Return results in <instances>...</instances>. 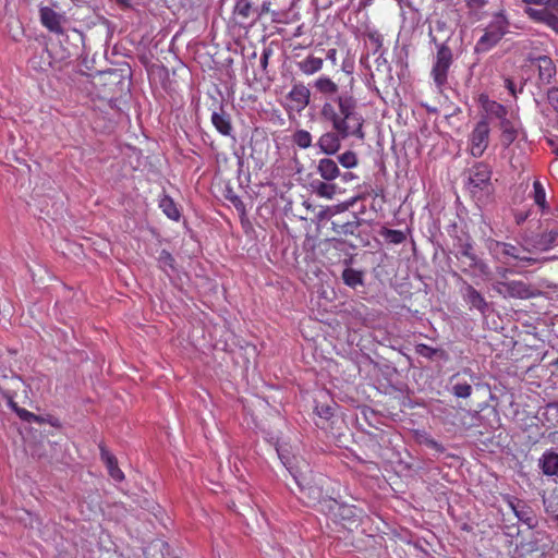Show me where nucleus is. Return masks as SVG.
Listing matches in <instances>:
<instances>
[{
    "instance_id": "10",
    "label": "nucleus",
    "mask_w": 558,
    "mask_h": 558,
    "mask_svg": "<svg viewBox=\"0 0 558 558\" xmlns=\"http://www.w3.org/2000/svg\"><path fill=\"white\" fill-rule=\"evenodd\" d=\"M492 169L484 162H477L470 169L469 187L475 195L477 191L487 190L490 186Z\"/></svg>"
},
{
    "instance_id": "30",
    "label": "nucleus",
    "mask_w": 558,
    "mask_h": 558,
    "mask_svg": "<svg viewBox=\"0 0 558 558\" xmlns=\"http://www.w3.org/2000/svg\"><path fill=\"white\" fill-rule=\"evenodd\" d=\"M312 142H313L312 135L306 130H303V129L296 130L292 134V143L301 149L310 148L312 146Z\"/></svg>"
},
{
    "instance_id": "46",
    "label": "nucleus",
    "mask_w": 558,
    "mask_h": 558,
    "mask_svg": "<svg viewBox=\"0 0 558 558\" xmlns=\"http://www.w3.org/2000/svg\"><path fill=\"white\" fill-rule=\"evenodd\" d=\"M435 29H436L437 32H441V33H445V32H448V31H449V29H448V27H447L446 22H444V21H441V20H437V21L435 22Z\"/></svg>"
},
{
    "instance_id": "7",
    "label": "nucleus",
    "mask_w": 558,
    "mask_h": 558,
    "mask_svg": "<svg viewBox=\"0 0 558 558\" xmlns=\"http://www.w3.org/2000/svg\"><path fill=\"white\" fill-rule=\"evenodd\" d=\"M495 290L506 298L532 299L539 294L538 290L522 280L497 281Z\"/></svg>"
},
{
    "instance_id": "34",
    "label": "nucleus",
    "mask_w": 558,
    "mask_h": 558,
    "mask_svg": "<svg viewBox=\"0 0 558 558\" xmlns=\"http://www.w3.org/2000/svg\"><path fill=\"white\" fill-rule=\"evenodd\" d=\"M338 161L342 167L351 169L357 166L359 159L354 151L347 150L338 156Z\"/></svg>"
},
{
    "instance_id": "29",
    "label": "nucleus",
    "mask_w": 558,
    "mask_h": 558,
    "mask_svg": "<svg viewBox=\"0 0 558 558\" xmlns=\"http://www.w3.org/2000/svg\"><path fill=\"white\" fill-rule=\"evenodd\" d=\"M333 230L340 235H353L357 231L360 227V221L357 217L354 216V219L351 221H345L343 223L332 222Z\"/></svg>"
},
{
    "instance_id": "31",
    "label": "nucleus",
    "mask_w": 558,
    "mask_h": 558,
    "mask_svg": "<svg viewBox=\"0 0 558 558\" xmlns=\"http://www.w3.org/2000/svg\"><path fill=\"white\" fill-rule=\"evenodd\" d=\"M342 280L347 286L356 288L363 284V274L353 268H345L342 272Z\"/></svg>"
},
{
    "instance_id": "32",
    "label": "nucleus",
    "mask_w": 558,
    "mask_h": 558,
    "mask_svg": "<svg viewBox=\"0 0 558 558\" xmlns=\"http://www.w3.org/2000/svg\"><path fill=\"white\" fill-rule=\"evenodd\" d=\"M380 235L384 236L388 242H390L392 244H401L407 239L403 231L388 229L385 227L380 230Z\"/></svg>"
},
{
    "instance_id": "13",
    "label": "nucleus",
    "mask_w": 558,
    "mask_h": 558,
    "mask_svg": "<svg viewBox=\"0 0 558 558\" xmlns=\"http://www.w3.org/2000/svg\"><path fill=\"white\" fill-rule=\"evenodd\" d=\"M544 231L537 235L535 246L541 251H548L558 244V223H551L549 219L542 222Z\"/></svg>"
},
{
    "instance_id": "40",
    "label": "nucleus",
    "mask_w": 558,
    "mask_h": 558,
    "mask_svg": "<svg viewBox=\"0 0 558 558\" xmlns=\"http://www.w3.org/2000/svg\"><path fill=\"white\" fill-rule=\"evenodd\" d=\"M367 38L371 41V44L374 46L375 51L379 50L383 47V36L377 31L369 32L367 34Z\"/></svg>"
},
{
    "instance_id": "17",
    "label": "nucleus",
    "mask_w": 558,
    "mask_h": 558,
    "mask_svg": "<svg viewBox=\"0 0 558 558\" xmlns=\"http://www.w3.org/2000/svg\"><path fill=\"white\" fill-rule=\"evenodd\" d=\"M538 71V80L544 84H549L556 75V65L548 56H539L535 60Z\"/></svg>"
},
{
    "instance_id": "53",
    "label": "nucleus",
    "mask_w": 558,
    "mask_h": 558,
    "mask_svg": "<svg viewBox=\"0 0 558 558\" xmlns=\"http://www.w3.org/2000/svg\"><path fill=\"white\" fill-rule=\"evenodd\" d=\"M554 153L558 156V148H556V149L554 150Z\"/></svg>"
},
{
    "instance_id": "52",
    "label": "nucleus",
    "mask_w": 558,
    "mask_h": 558,
    "mask_svg": "<svg viewBox=\"0 0 558 558\" xmlns=\"http://www.w3.org/2000/svg\"><path fill=\"white\" fill-rule=\"evenodd\" d=\"M464 373H469L471 378L473 379V374H472L471 369H464Z\"/></svg>"
},
{
    "instance_id": "38",
    "label": "nucleus",
    "mask_w": 558,
    "mask_h": 558,
    "mask_svg": "<svg viewBox=\"0 0 558 558\" xmlns=\"http://www.w3.org/2000/svg\"><path fill=\"white\" fill-rule=\"evenodd\" d=\"M415 352L421 356L432 360L439 352V350L427 344L420 343L415 347Z\"/></svg>"
},
{
    "instance_id": "22",
    "label": "nucleus",
    "mask_w": 558,
    "mask_h": 558,
    "mask_svg": "<svg viewBox=\"0 0 558 558\" xmlns=\"http://www.w3.org/2000/svg\"><path fill=\"white\" fill-rule=\"evenodd\" d=\"M101 460L105 462L109 475L117 482L124 480V474L118 466V461L113 454H111L105 448H100Z\"/></svg>"
},
{
    "instance_id": "9",
    "label": "nucleus",
    "mask_w": 558,
    "mask_h": 558,
    "mask_svg": "<svg viewBox=\"0 0 558 558\" xmlns=\"http://www.w3.org/2000/svg\"><path fill=\"white\" fill-rule=\"evenodd\" d=\"M335 518L347 530L352 531L361 523L362 510L352 505H340L333 501Z\"/></svg>"
},
{
    "instance_id": "18",
    "label": "nucleus",
    "mask_w": 558,
    "mask_h": 558,
    "mask_svg": "<svg viewBox=\"0 0 558 558\" xmlns=\"http://www.w3.org/2000/svg\"><path fill=\"white\" fill-rule=\"evenodd\" d=\"M210 121L215 129L222 136H232L233 126L231 123L230 116L223 110L222 107L219 108V111H214L211 113Z\"/></svg>"
},
{
    "instance_id": "3",
    "label": "nucleus",
    "mask_w": 558,
    "mask_h": 558,
    "mask_svg": "<svg viewBox=\"0 0 558 558\" xmlns=\"http://www.w3.org/2000/svg\"><path fill=\"white\" fill-rule=\"evenodd\" d=\"M452 63L453 53L451 48L446 43L438 44L430 70V77L437 89L441 90L448 83V74Z\"/></svg>"
},
{
    "instance_id": "42",
    "label": "nucleus",
    "mask_w": 558,
    "mask_h": 558,
    "mask_svg": "<svg viewBox=\"0 0 558 558\" xmlns=\"http://www.w3.org/2000/svg\"><path fill=\"white\" fill-rule=\"evenodd\" d=\"M465 4L471 10H478L486 5V0H464Z\"/></svg>"
},
{
    "instance_id": "6",
    "label": "nucleus",
    "mask_w": 558,
    "mask_h": 558,
    "mask_svg": "<svg viewBox=\"0 0 558 558\" xmlns=\"http://www.w3.org/2000/svg\"><path fill=\"white\" fill-rule=\"evenodd\" d=\"M454 256L460 263L462 272L471 274L475 269L486 272L487 265L476 255L471 241L460 240L456 246Z\"/></svg>"
},
{
    "instance_id": "15",
    "label": "nucleus",
    "mask_w": 558,
    "mask_h": 558,
    "mask_svg": "<svg viewBox=\"0 0 558 558\" xmlns=\"http://www.w3.org/2000/svg\"><path fill=\"white\" fill-rule=\"evenodd\" d=\"M40 22L43 26H45L49 32L54 33L57 35H63L64 29L62 27V23L64 22V16L53 9L49 7H43L39 10Z\"/></svg>"
},
{
    "instance_id": "47",
    "label": "nucleus",
    "mask_w": 558,
    "mask_h": 558,
    "mask_svg": "<svg viewBox=\"0 0 558 558\" xmlns=\"http://www.w3.org/2000/svg\"><path fill=\"white\" fill-rule=\"evenodd\" d=\"M548 9L558 13V0H549Z\"/></svg>"
},
{
    "instance_id": "12",
    "label": "nucleus",
    "mask_w": 558,
    "mask_h": 558,
    "mask_svg": "<svg viewBox=\"0 0 558 558\" xmlns=\"http://www.w3.org/2000/svg\"><path fill=\"white\" fill-rule=\"evenodd\" d=\"M477 102L485 113L482 118H486L487 120L489 118H494L500 121L508 117V108L502 104L490 99L487 94H480L477 97Z\"/></svg>"
},
{
    "instance_id": "36",
    "label": "nucleus",
    "mask_w": 558,
    "mask_h": 558,
    "mask_svg": "<svg viewBox=\"0 0 558 558\" xmlns=\"http://www.w3.org/2000/svg\"><path fill=\"white\" fill-rule=\"evenodd\" d=\"M316 414L325 420L329 421L335 414V405L333 404H317L315 408Z\"/></svg>"
},
{
    "instance_id": "16",
    "label": "nucleus",
    "mask_w": 558,
    "mask_h": 558,
    "mask_svg": "<svg viewBox=\"0 0 558 558\" xmlns=\"http://www.w3.org/2000/svg\"><path fill=\"white\" fill-rule=\"evenodd\" d=\"M287 98L291 102V109L301 112L310 104L311 90L302 83L294 84Z\"/></svg>"
},
{
    "instance_id": "50",
    "label": "nucleus",
    "mask_w": 558,
    "mask_h": 558,
    "mask_svg": "<svg viewBox=\"0 0 558 558\" xmlns=\"http://www.w3.org/2000/svg\"><path fill=\"white\" fill-rule=\"evenodd\" d=\"M524 219H525V217H518V218H517V222H518V223H521Z\"/></svg>"
},
{
    "instance_id": "24",
    "label": "nucleus",
    "mask_w": 558,
    "mask_h": 558,
    "mask_svg": "<svg viewBox=\"0 0 558 558\" xmlns=\"http://www.w3.org/2000/svg\"><path fill=\"white\" fill-rule=\"evenodd\" d=\"M531 197L535 205L539 207L542 216H545L550 211L546 201V192L541 181L535 180L533 182V193L531 194Z\"/></svg>"
},
{
    "instance_id": "2",
    "label": "nucleus",
    "mask_w": 558,
    "mask_h": 558,
    "mask_svg": "<svg viewBox=\"0 0 558 558\" xmlns=\"http://www.w3.org/2000/svg\"><path fill=\"white\" fill-rule=\"evenodd\" d=\"M509 21L502 14H497L484 28L483 35L477 39L474 46L475 53H486L497 46L504 36L508 33Z\"/></svg>"
},
{
    "instance_id": "35",
    "label": "nucleus",
    "mask_w": 558,
    "mask_h": 558,
    "mask_svg": "<svg viewBox=\"0 0 558 558\" xmlns=\"http://www.w3.org/2000/svg\"><path fill=\"white\" fill-rule=\"evenodd\" d=\"M253 7L250 0H239L234 7V13L246 20L251 16Z\"/></svg>"
},
{
    "instance_id": "39",
    "label": "nucleus",
    "mask_w": 558,
    "mask_h": 558,
    "mask_svg": "<svg viewBox=\"0 0 558 558\" xmlns=\"http://www.w3.org/2000/svg\"><path fill=\"white\" fill-rule=\"evenodd\" d=\"M546 98L553 110L558 114V87H550L546 93Z\"/></svg>"
},
{
    "instance_id": "43",
    "label": "nucleus",
    "mask_w": 558,
    "mask_h": 558,
    "mask_svg": "<svg viewBox=\"0 0 558 558\" xmlns=\"http://www.w3.org/2000/svg\"><path fill=\"white\" fill-rule=\"evenodd\" d=\"M272 54V51L270 49H264L262 57H260V66L263 70H266L268 66V61L270 56Z\"/></svg>"
},
{
    "instance_id": "51",
    "label": "nucleus",
    "mask_w": 558,
    "mask_h": 558,
    "mask_svg": "<svg viewBox=\"0 0 558 558\" xmlns=\"http://www.w3.org/2000/svg\"><path fill=\"white\" fill-rule=\"evenodd\" d=\"M553 215L558 217V206L554 209Z\"/></svg>"
},
{
    "instance_id": "4",
    "label": "nucleus",
    "mask_w": 558,
    "mask_h": 558,
    "mask_svg": "<svg viewBox=\"0 0 558 558\" xmlns=\"http://www.w3.org/2000/svg\"><path fill=\"white\" fill-rule=\"evenodd\" d=\"M489 250L497 256L502 257L506 263L515 260L517 265H533L537 262L536 258L530 255V250L521 244H512L492 240Z\"/></svg>"
},
{
    "instance_id": "23",
    "label": "nucleus",
    "mask_w": 558,
    "mask_h": 558,
    "mask_svg": "<svg viewBox=\"0 0 558 558\" xmlns=\"http://www.w3.org/2000/svg\"><path fill=\"white\" fill-rule=\"evenodd\" d=\"M541 469L545 475L558 476V453L546 451L539 460Z\"/></svg>"
},
{
    "instance_id": "8",
    "label": "nucleus",
    "mask_w": 558,
    "mask_h": 558,
    "mask_svg": "<svg viewBox=\"0 0 558 558\" xmlns=\"http://www.w3.org/2000/svg\"><path fill=\"white\" fill-rule=\"evenodd\" d=\"M490 126L486 118H481L474 125L470 136V153L473 157H481L489 145Z\"/></svg>"
},
{
    "instance_id": "5",
    "label": "nucleus",
    "mask_w": 558,
    "mask_h": 558,
    "mask_svg": "<svg viewBox=\"0 0 558 558\" xmlns=\"http://www.w3.org/2000/svg\"><path fill=\"white\" fill-rule=\"evenodd\" d=\"M542 533L530 531V536H524L520 530L517 532L514 558H546V550L539 544Z\"/></svg>"
},
{
    "instance_id": "45",
    "label": "nucleus",
    "mask_w": 558,
    "mask_h": 558,
    "mask_svg": "<svg viewBox=\"0 0 558 558\" xmlns=\"http://www.w3.org/2000/svg\"><path fill=\"white\" fill-rule=\"evenodd\" d=\"M523 3L527 5H546V8L549 7V0H522Z\"/></svg>"
},
{
    "instance_id": "26",
    "label": "nucleus",
    "mask_w": 558,
    "mask_h": 558,
    "mask_svg": "<svg viewBox=\"0 0 558 558\" xmlns=\"http://www.w3.org/2000/svg\"><path fill=\"white\" fill-rule=\"evenodd\" d=\"M459 377H460L459 373L454 374L451 377V379H450L452 383L451 392L457 398L466 399L472 395V385H471V383H469L466 380H460Z\"/></svg>"
},
{
    "instance_id": "19",
    "label": "nucleus",
    "mask_w": 558,
    "mask_h": 558,
    "mask_svg": "<svg viewBox=\"0 0 558 558\" xmlns=\"http://www.w3.org/2000/svg\"><path fill=\"white\" fill-rule=\"evenodd\" d=\"M317 173L325 181H333L340 175L338 162L331 158H322L317 165Z\"/></svg>"
},
{
    "instance_id": "44",
    "label": "nucleus",
    "mask_w": 558,
    "mask_h": 558,
    "mask_svg": "<svg viewBox=\"0 0 558 558\" xmlns=\"http://www.w3.org/2000/svg\"><path fill=\"white\" fill-rule=\"evenodd\" d=\"M505 86L513 97H517L515 84L511 78L505 80Z\"/></svg>"
},
{
    "instance_id": "41",
    "label": "nucleus",
    "mask_w": 558,
    "mask_h": 558,
    "mask_svg": "<svg viewBox=\"0 0 558 558\" xmlns=\"http://www.w3.org/2000/svg\"><path fill=\"white\" fill-rule=\"evenodd\" d=\"M310 493H311V489H310ZM312 493L315 494V496L313 497V500L317 499L319 501L320 509L323 511H326L328 514H330V510H331L330 499H327L325 501H320L319 498H320V495H322V490L318 489V488L313 489Z\"/></svg>"
},
{
    "instance_id": "28",
    "label": "nucleus",
    "mask_w": 558,
    "mask_h": 558,
    "mask_svg": "<svg viewBox=\"0 0 558 558\" xmlns=\"http://www.w3.org/2000/svg\"><path fill=\"white\" fill-rule=\"evenodd\" d=\"M159 207L161 208L162 213L171 220L178 221L180 219V210L170 196L163 195L159 201Z\"/></svg>"
},
{
    "instance_id": "1",
    "label": "nucleus",
    "mask_w": 558,
    "mask_h": 558,
    "mask_svg": "<svg viewBox=\"0 0 558 558\" xmlns=\"http://www.w3.org/2000/svg\"><path fill=\"white\" fill-rule=\"evenodd\" d=\"M322 117L331 123L332 131L320 135L317 146L326 155H335L341 142L350 136L360 141L365 138L364 118L359 112L357 99L350 93H341L322 107Z\"/></svg>"
},
{
    "instance_id": "49",
    "label": "nucleus",
    "mask_w": 558,
    "mask_h": 558,
    "mask_svg": "<svg viewBox=\"0 0 558 558\" xmlns=\"http://www.w3.org/2000/svg\"><path fill=\"white\" fill-rule=\"evenodd\" d=\"M430 447H436L438 444L434 440V439H430L428 440L427 442Z\"/></svg>"
},
{
    "instance_id": "27",
    "label": "nucleus",
    "mask_w": 558,
    "mask_h": 558,
    "mask_svg": "<svg viewBox=\"0 0 558 558\" xmlns=\"http://www.w3.org/2000/svg\"><path fill=\"white\" fill-rule=\"evenodd\" d=\"M315 89L325 96H333L338 94L339 86L328 76H319L314 83Z\"/></svg>"
},
{
    "instance_id": "21",
    "label": "nucleus",
    "mask_w": 558,
    "mask_h": 558,
    "mask_svg": "<svg viewBox=\"0 0 558 558\" xmlns=\"http://www.w3.org/2000/svg\"><path fill=\"white\" fill-rule=\"evenodd\" d=\"M463 296L472 308H476L481 313H484L486 311L487 302L485 301L484 296L473 286L466 284Z\"/></svg>"
},
{
    "instance_id": "25",
    "label": "nucleus",
    "mask_w": 558,
    "mask_h": 558,
    "mask_svg": "<svg viewBox=\"0 0 558 558\" xmlns=\"http://www.w3.org/2000/svg\"><path fill=\"white\" fill-rule=\"evenodd\" d=\"M324 60L315 56H307L298 63L299 70L305 75H313L323 69Z\"/></svg>"
},
{
    "instance_id": "20",
    "label": "nucleus",
    "mask_w": 558,
    "mask_h": 558,
    "mask_svg": "<svg viewBox=\"0 0 558 558\" xmlns=\"http://www.w3.org/2000/svg\"><path fill=\"white\" fill-rule=\"evenodd\" d=\"M498 128L501 131V143L504 146H510L518 137L519 131L517 124L508 117L500 120Z\"/></svg>"
},
{
    "instance_id": "33",
    "label": "nucleus",
    "mask_w": 558,
    "mask_h": 558,
    "mask_svg": "<svg viewBox=\"0 0 558 558\" xmlns=\"http://www.w3.org/2000/svg\"><path fill=\"white\" fill-rule=\"evenodd\" d=\"M315 192L320 197L331 199L337 193V186L333 183L318 182L315 185Z\"/></svg>"
},
{
    "instance_id": "37",
    "label": "nucleus",
    "mask_w": 558,
    "mask_h": 558,
    "mask_svg": "<svg viewBox=\"0 0 558 558\" xmlns=\"http://www.w3.org/2000/svg\"><path fill=\"white\" fill-rule=\"evenodd\" d=\"M158 262L163 270H166L167 268L174 269L175 260L173 256L166 250H162L160 252Z\"/></svg>"
},
{
    "instance_id": "48",
    "label": "nucleus",
    "mask_w": 558,
    "mask_h": 558,
    "mask_svg": "<svg viewBox=\"0 0 558 558\" xmlns=\"http://www.w3.org/2000/svg\"><path fill=\"white\" fill-rule=\"evenodd\" d=\"M269 7H270V2H264V3H263V5H262V10H260V12L258 13V16H260V15H263L264 13L268 12Z\"/></svg>"
},
{
    "instance_id": "14",
    "label": "nucleus",
    "mask_w": 558,
    "mask_h": 558,
    "mask_svg": "<svg viewBox=\"0 0 558 558\" xmlns=\"http://www.w3.org/2000/svg\"><path fill=\"white\" fill-rule=\"evenodd\" d=\"M524 12L530 20L546 25L558 35V16L554 13L555 11L548 8L534 9L527 7Z\"/></svg>"
},
{
    "instance_id": "11",
    "label": "nucleus",
    "mask_w": 558,
    "mask_h": 558,
    "mask_svg": "<svg viewBox=\"0 0 558 558\" xmlns=\"http://www.w3.org/2000/svg\"><path fill=\"white\" fill-rule=\"evenodd\" d=\"M508 505L511 508V510L514 512L515 517L519 521L526 524V531L522 532L520 531L524 536H530V531H533V526L536 523L535 515L532 511V509L525 505L523 501L515 499V498H509Z\"/></svg>"
}]
</instances>
